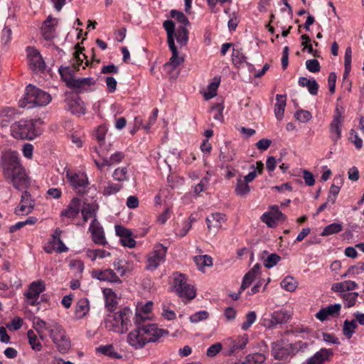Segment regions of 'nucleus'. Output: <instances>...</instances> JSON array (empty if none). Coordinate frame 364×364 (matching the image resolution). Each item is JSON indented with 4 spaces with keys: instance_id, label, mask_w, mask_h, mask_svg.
Returning <instances> with one entry per match:
<instances>
[{
    "instance_id": "f257e3e1",
    "label": "nucleus",
    "mask_w": 364,
    "mask_h": 364,
    "mask_svg": "<svg viewBox=\"0 0 364 364\" xmlns=\"http://www.w3.org/2000/svg\"><path fill=\"white\" fill-rule=\"evenodd\" d=\"M1 166L4 178L16 189L22 191L29 186L30 178L20 161L17 151H4L1 159Z\"/></svg>"
},
{
    "instance_id": "f03ea898",
    "label": "nucleus",
    "mask_w": 364,
    "mask_h": 364,
    "mask_svg": "<svg viewBox=\"0 0 364 364\" xmlns=\"http://www.w3.org/2000/svg\"><path fill=\"white\" fill-rule=\"evenodd\" d=\"M85 58V54L75 51L72 65L67 67L61 66L58 70L62 80L66 83L67 87L70 89H75L79 93L82 92L87 87L94 84V80L92 77H75V72L79 70V67L82 64Z\"/></svg>"
},
{
    "instance_id": "7ed1b4c3",
    "label": "nucleus",
    "mask_w": 364,
    "mask_h": 364,
    "mask_svg": "<svg viewBox=\"0 0 364 364\" xmlns=\"http://www.w3.org/2000/svg\"><path fill=\"white\" fill-rule=\"evenodd\" d=\"M132 310L128 307L119 310L105 319V328L117 333H125L131 325Z\"/></svg>"
},
{
    "instance_id": "20e7f679",
    "label": "nucleus",
    "mask_w": 364,
    "mask_h": 364,
    "mask_svg": "<svg viewBox=\"0 0 364 364\" xmlns=\"http://www.w3.org/2000/svg\"><path fill=\"white\" fill-rule=\"evenodd\" d=\"M11 135L19 139L32 140L41 134V131L35 127L33 119H22L11 126Z\"/></svg>"
},
{
    "instance_id": "39448f33",
    "label": "nucleus",
    "mask_w": 364,
    "mask_h": 364,
    "mask_svg": "<svg viewBox=\"0 0 364 364\" xmlns=\"http://www.w3.org/2000/svg\"><path fill=\"white\" fill-rule=\"evenodd\" d=\"M50 100V94L29 84L26 88L23 101L21 103V107H27L30 109L36 106H45Z\"/></svg>"
},
{
    "instance_id": "423d86ee",
    "label": "nucleus",
    "mask_w": 364,
    "mask_h": 364,
    "mask_svg": "<svg viewBox=\"0 0 364 364\" xmlns=\"http://www.w3.org/2000/svg\"><path fill=\"white\" fill-rule=\"evenodd\" d=\"M173 289L176 294L181 298L191 300L196 296V289L188 284L186 277L183 274H178L174 277Z\"/></svg>"
},
{
    "instance_id": "0eeeda50",
    "label": "nucleus",
    "mask_w": 364,
    "mask_h": 364,
    "mask_svg": "<svg viewBox=\"0 0 364 364\" xmlns=\"http://www.w3.org/2000/svg\"><path fill=\"white\" fill-rule=\"evenodd\" d=\"M167 248L161 244L156 245L147 257L146 268L148 270H155L165 261Z\"/></svg>"
},
{
    "instance_id": "6e6552de",
    "label": "nucleus",
    "mask_w": 364,
    "mask_h": 364,
    "mask_svg": "<svg viewBox=\"0 0 364 364\" xmlns=\"http://www.w3.org/2000/svg\"><path fill=\"white\" fill-rule=\"evenodd\" d=\"M149 342H154V338L145 336L140 326L132 330L127 336V343L135 349L142 348Z\"/></svg>"
},
{
    "instance_id": "1a4fd4ad",
    "label": "nucleus",
    "mask_w": 364,
    "mask_h": 364,
    "mask_svg": "<svg viewBox=\"0 0 364 364\" xmlns=\"http://www.w3.org/2000/svg\"><path fill=\"white\" fill-rule=\"evenodd\" d=\"M46 289L45 282L42 280H38L32 282L27 291L24 293L27 302L31 306L38 304L39 295Z\"/></svg>"
},
{
    "instance_id": "9d476101",
    "label": "nucleus",
    "mask_w": 364,
    "mask_h": 364,
    "mask_svg": "<svg viewBox=\"0 0 364 364\" xmlns=\"http://www.w3.org/2000/svg\"><path fill=\"white\" fill-rule=\"evenodd\" d=\"M27 58L31 69L33 71H43L46 65L38 50L28 47L27 48Z\"/></svg>"
},
{
    "instance_id": "9b49d317",
    "label": "nucleus",
    "mask_w": 364,
    "mask_h": 364,
    "mask_svg": "<svg viewBox=\"0 0 364 364\" xmlns=\"http://www.w3.org/2000/svg\"><path fill=\"white\" fill-rule=\"evenodd\" d=\"M272 355L275 359L284 360L291 355H294L291 343L284 346L282 341H277L272 344Z\"/></svg>"
},
{
    "instance_id": "f8f14e48",
    "label": "nucleus",
    "mask_w": 364,
    "mask_h": 364,
    "mask_svg": "<svg viewBox=\"0 0 364 364\" xmlns=\"http://www.w3.org/2000/svg\"><path fill=\"white\" fill-rule=\"evenodd\" d=\"M35 202L31 198V195L28 191H24L21 195L19 205L16 208L14 213L18 215H28L34 208Z\"/></svg>"
},
{
    "instance_id": "ddd939ff",
    "label": "nucleus",
    "mask_w": 364,
    "mask_h": 364,
    "mask_svg": "<svg viewBox=\"0 0 364 364\" xmlns=\"http://www.w3.org/2000/svg\"><path fill=\"white\" fill-rule=\"evenodd\" d=\"M333 355V352L331 349L323 348L309 358L303 364H324L329 361Z\"/></svg>"
},
{
    "instance_id": "4468645a",
    "label": "nucleus",
    "mask_w": 364,
    "mask_h": 364,
    "mask_svg": "<svg viewBox=\"0 0 364 364\" xmlns=\"http://www.w3.org/2000/svg\"><path fill=\"white\" fill-rule=\"evenodd\" d=\"M89 230L91 232L92 240L95 243L105 245L107 241L105 237L103 228L97 221V218L92 219Z\"/></svg>"
},
{
    "instance_id": "2eb2a0df",
    "label": "nucleus",
    "mask_w": 364,
    "mask_h": 364,
    "mask_svg": "<svg viewBox=\"0 0 364 364\" xmlns=\"http://www.w3.org/2000/svg\"><path fill=\"white\" fill-rule=\"evenodd\" d=\"M343 122L342 114L338 108L336 109L333 119L330 124V130L332 134L331 138L336 142L341 136V125Z\"/></svg>"
},
{
    "instance_id": "dca6fc26",
    "label": "nucleus",
    "mask_w": 364,
    "mask_h": 364,
    "mask_svg": "<svg viewBox=\"0 0 364 364\" xmlns=\"http://www.w3.org/2000/svg\"><path fill=\"white\" fill-rule=\"evenodd\" d=\"M341 305L340 304H331L326 308L321 309L315 315L321 321H326L328 316L336 317L340 314Z\"/></svg>"
},
{
    "instance_id": "f3484780",
    "label": "nucleus",
    "mask_w": 364,
    "mask_h": 364,
    "mask_svg": "<svg viewBox=\"0 0 364 364\" xmlns=\"http://www.w3.org/2000/svg\"><path fill=\"white\" fill-rule=\"evenodd\" d=\"M80 199L75 197L73 198L68 205L67 208L64 209L60 215L62 217H66L69 219H74L75 218L80 210Z\"/></svg>"
},
{
    "instance_id": "a211bd4d",
    "label": "nucleus",
    "mask_w": 364,
    "mask_h": 364,
    "mask_svg": "<svg viewBox=\"0 0 364 364\" xmlns=\"http://www.w3.org/2000/svg\"><path fill=\"white\" fill-rule=\"evenodd\" d=\"M92 277L100 281L122 283V280L111 269H106L105 270H94L92 272Z\"/></svg>"
},
{
    "instance_id": "6ab92c4d",
    "label": "nucleus",
    "mask_w": 364,
    "mask_h": 364,
    "mask_svg": "<svg viewBox=\"0 0 364 364\" xmlns=\"http://www.w3.org/2000/svg\"><path fill=\"white\" fill-rule=\"evenodd\" d=\"M140 328L145 336L154 338V342L166 332L163 329L159 328L154 323L144 324L140 326Z\"/></svg>"
},
{
    "instance_id": "aec40b11",
    "label": "nucleus",
    "mask_w": 364,
    "mask_h": 364,
    "mask_svg": "<svg viewBox=\"0 0 364 364\" xmlns=\"http://www.w3.org/2000/svg\"><path fill=\"white\" fill-rule=\"evenodd\" d=\"M168 47L171 51L172 55L169 59V61L164 64V69H167L169 67H171L172 69L176 68L181 63L184 61L183 58L180 57L178 55V52L177 48L175 45V43H168Z\"/></svg>"
},
{
    "instance_id": "412c9836",
    "label": "nucleus",
    "mask_w": 364,
    "mask_h": 364,
    "mask_svg": "<svg viewBox=\"0 0 364 364\" xmlns=\"http://www.w3.org/2000/svg\"><path fill=\"white\" fill-rule=\"evenodd\" d=\"M205 221L209 230H218L225 221V215L220 213H215L207 217Z\"/></svg>"
},
{
    "instance_id": "4be33fe9",
    "label": "nucleus",
    "mask_w": 364,
    "mask_h": 364,
    "mask_svg": "<svg viewBox=\"0 0 364 364\" xmlns=\"http://www.w3.org/2000/svg\"><path fill=\"white\" fill-rule=\"evenodd\" d=\"M67 178L75 188H85L88 183V179L84 173H67Z\"/></svg>"
},
{
    "instance_id": "5701e85b",
    "label": "nucleus",
    "mask_w": 364,
    "mask_h": 364,
    "mask_svg": "<svg viewBox=\"0 0 364 364\" xmlns=\"http://www.w3.org/2000/svg\"><path fill=\"white\" fill-rule=\"evenodd\" d=\"M67 102L69 110L73 114L81 115L85 113V105L80 97L70 98Z\"/></svg>"
},
{
    "instance_id": "b1692460",
    "label": "nucleus",
    "mask_w": 364,
    "mask_h": 364,
    "mask_svg": "<svg viewBox=\"0 0 364 364\" xmlns=\"http://www.w3.org/2000/svg\"><path fill=\"white\" fill-rule=\"evenodd\" d=\"M90 311L89 301L87 298L78 300L75 305V318L81 319L84 318Z\"/></svg>"
},
{
    "instance_id": "393cba45",
    "label": "nucleus",
    "mask_w": 364,
    "mask_h": 364,
    "mask_svg": "<svg viewBox=\"0 0 364 364\" xmlns=\"http://www.w3.org/2000/svg\"><path fill=\"white\" fill-rule=\"evenodd\" d=\"M44 250L48 254H51L54 251L61 253L66 252L68 250V247L65 245L60 238H58L55 240L53 239L50 242L49 245L44 247Z\"/></svg>"
},
{
    "instance_id": "a878e982",
    "label": "nucleus",
    "mask_w": 364,
    "mask_h": 364,
    "mask_svg": "<svg viewBox=\"0 0 364 364\" xmlns=\"http://www.w3.org/2000/svg\"><path fill=\"white\" fill-rule=\"evenodd\" d=\"M99 206L97 203H84V205L80 208V211L83 218V220L87 222L89 218H97L96 213Z\"/></svg>"
},
{
    "instance_id": "bb28decb",
    "label": "nucleus",
    "mask_w": 364,
    "mask_h": 364,
    "mask_svg": "<svg viewBox=\"0 0 364 364\" xmlns=\"http://www.w3.org/2000/svg\"><path fill=\"white\" fill-rule=\"evenodd\" d=\"M358 287L357 283L353 281H344L343 282L333 284L331 290L335 292H341V294L347 293L348 291L355 289Z\"/></svg>"
},
{
    "instance_id": "cd10ccee",
    "label": "nucleus",
    "mask_w": 364,
    "mask_h": 364,
    "mask_svg": "<svg viewBox=\"0 0 364 364\" xmlns=\"http://www.w3.org/2000/svg\"><path fill=\"white\" fill-rule=\"evenodd\" d=\"M235 152L230 143L225 142L220 148V159L225 162L231 161L235 159Z\"/></svg>"
},
{
    "instance_id": "c85d7f7f",
    "label": "nucleus",
    "mask_w": 364,
    "mask_h": 364,
    "mask_svg": "<svg viewBox=\"0 0 364 364\" xmlns=\"http://www.w3.org/2000/svg\"><path fill=\"white\" fill-rule=\"evenodd\" d=\"M277 102L274 105V114L277 119L281 120L284 117V108L286 107V95H277Z\"/></svg>"
},
{
    "instance_id": "c756f323",
    "label": "nucleus",
    "mask_w": 364,
    "mask_h": 364,
    "mask_svg": "<svg viewBox=\"0 0 364 364\" xmlns=\"http://www.w3.org/2000/svg\"><path fill=\"white\" fill-rule=\"evenodd\" d=\"M248 341V336L245 334L239 336L235 340H231L230 343V353L229 355L232 354L237 350H242L245 348Z\"/></svg>"
},
{
    "instance_id": "7c9ffc66",
    "label": "nucleus",
    "mask_w": 364,
    "mask_h": 364,
    "mask_svg": "<svg viewBox=\"0 0 364 364\" xmlns=\"http://www.w3.org/2000/svg\"><path fill=\"white\" fill-rule=\"evenodd\" d=\"M299 84L301 87H306L311 95H317L318 90V84L315 80H310L305 77H301L299 79Z\"/></svg>"
},
{
    "instance_id": "2f4dec72",
    "label": "nucleus",
    "mask_w": 364,
    "mask_h": 364,
    "mask_svg": "<svg viewBox=\"0 0 364 364\" xmlns=\"http://www.w3.org/2000/svg\"><path fill=\"white\" fill-rule=\"evenodd\" d=\"M96 350L98 353H101L112 358L120 359L122 358V355L115 351L112 345L100 346Z\"/></svg>"
},
{
    "instance_id": "473e14b6",
    "label": "nucleus",
    "mask_w": 364,
    "mask_h": 364,
    "mask_svg": "<svg viewBox=\"0 0 364 364\" xmlns=\"http://www.w3.org/2000/svg\"><path fill=\"white\" fill-rule=\"evenodd\" d=\"M177 42L181 46H186L188 40V31L184 26H180L175 34Z\"/></svg>"
},
{
    "instance_id": "72a5a7b5",
    "label": "nucleus",
    "mask_w": 364,
    "mask_h": 364,
    "mask_svg": "<svg viewBox=\"0 0 364 364\" xmlns=\"http://www.w3.org/2000/svg\"><path fill=\"white\" fill-rule=\"evenodd\" d=\"M273 318L278 324L287 323L291 318V314L285 310H279L273 312Z\"/></svg>"
},
{
    "instance_id": "f704fd0d",
    "label": "nucleus",
    "mask_w": 364,
    "mask_h": 364,
    "mask_svg": "<svg viewBox=\"0 0 364 364\" xmlns=\"http://www.w3.org/2000/svg\"><path fill=\"white\" fill-rule=\"evenodd\" d=\"M28 343L33 350L40 351L42 349V345L39 341L37 335L33 330H29L27 333Z\"/></svg>"
},
{
    "instance_id": "c9c22d12",
    "label": "nucleus",
    "mask_w": 364,
    "mask_h": 364,
    "mask_svg": "<svg viewBox=\"0 0 364 364\" xmlns=\"http://www.w3.org/2000/svg\"><path fill=\"white\" fill-rule=\"evenodd\" d=\"M163 26L167 33L168 43L174 42L175 24L171 20H166L164 22Z\"/></svg>"
},
{
    "instance_id": "e433bc0d",
    "label": "nucleus",
    "mask_w": 364,
    "mask_h": 364,
    "mask_svg": "<svg viewBox=\"0 0 364 364\" xmlns=\"http://www.w3.org/2000/svg\"><path fill=\"white\" fill-rule=\"evenodd\" d=\"M125 155L122 151H117L112 154L109 158H104V164L107 166H111L120 163L124 158Z\"/></svg>"
},
{
    "instance_id": "4c0bfd02",
    "label": "nucleus",
    "mask_w": 364,
    "mask_h": 364,
    "mask_svg": "<svg viewBox=\"0 0 364 364\" xmlns=\"http://www.w3.org/2000/svg\"><path fill=\"white\" fill-rule=\"evenodd\" d=\"M50 333V336L52 338L53 341H55L60 338H63L64 335H65V333L63 328V327L55 323L53 326H50V328H48Z\"/></svg>"
},
{
    "instance_id": "58836bf2",
    "label": "nucleus",
    "mask_w": 364,
    "mask_h": 364,
    "mask_svg": "<svg viewBox=\"0 0 364 364\" xmlns=\"http://www.w3.org/2000/svg\"><path fill=\"white\" fill-rule=\"evenodd\" d=\"M265 360V357L262 353L249 354L245 357L243 364H262Z\"/></svg>"
},
{
    "instance_id": "ea45409f",
    "label": "nucleus",
    "mask_w": 364,
    "mask_h": 364,
    "mask_svg": "<svg viewBox=\"0 0 364 364\" xmlns=\"http://www.w3.org/2000/svg\"><path fill=\"white\" fill-rule=\"evenodd\" d=\"M343 230V226L341 223H331L324 228L322 232L321 233V236H328L333 234H336L340 232Z\"/></svg>"
},
{
    "instance_id": "a19ab883",
    "label": "nucleus",
    "mask_w": 364,
    "mask_h": 364,
    "mask_svg": "<svg viewBox=\"0 0 364 364\" xmlns=\"http://www.w3.org/2000/svg\"><path fill=\"white\" fill-rule=\"evenodd\" d=\"M250 191L248 183L243 181L241 178L237 181L235 192L237 195L244 196Z\"/></svg>"
},
{
    "instance_id": "79ce46f5",
    "label": "nucleus",
    "mask_w": 364,
    "mask_h": 364,
    "mask_svg": "<svg viewBox=\"0 0 364 364\" xmlns=\"http://www.w3.org/2000/svg\"><path fill=\"white\" fill-rule=\"evenodd\" d=\"M356 328L357 323L355 320L350 321L346 320L343 323V333L348 338H350Z\"/></svg>"
},
{
    "instance_id": "37998d69",
    "label": "nucleus",
    "mask_w": 364,
    "mask_h": 364,
    "mask_svg": "<svg viewBox=\"0 0 364 364\" xmlns=\"http://www.w3.org/2000/svg\"><path fill=\"white\" fill-rule=\"evenodd\" d=\"M281 287L288 291H294L297 287V282L292 277H286L281 282Z\"/></svg>"
},
{
    "instance_id": "c03bdc74",
    "label": "nucleus",
    "mask_w": 364,
    "mask_h": 364,
    "mask_svg": "<svg viewBox=\"0 0 364 364\" xmlns=\"http://www.w3.org/2000/svg\"><path fill=\"white\" fill-rule=\"evenodd\" d=\"M53 343L56 345L58 350L62 353H66L70 347V341L66 338L65 335H64L62 338H60L55 341H53Z\"/></svg>"
},
{
    "instance_id": "a18cd8bd",
    "label": "nucleus",
    "mask_w": 364,
    "mask_h": 364,
    "mask_svg": "<svg viewBox=\"0 0 364 364\" xmlns=\"http://www.w3.org/2000/svg\"><path fill=\"white\" fill-rule=\"evenodd\" d=\"M37 221V218L33 216L28 217L24 221H20L16 223L15 225H11L9 228L10 232H14L17 230H19L26 225H34Z\"/></svg>"
},
{
    "instance_id": "49530a36",
    "label": "nucleus",
    "mask_w": 364,
    "mask_h": 364,
    "mask_svg": "<svg viewBox=\"0 0 364 364\" xmlns=\"http://www.w3.org/2000/svg\"><path fill=\"white\" fill-rule=\"evenodd\" d=\"M341 296L346 301V307L350 308L355 305L357 298L358 296V293H357V292L343 293V294H341Z\"/></svg>"
},
{
    "instance_id": "de8ad7c7",
    "label": "nucleus",
    "mask_w": 364,
    "mask_h": 364,
    "mask_svg": "<svg viewBox=\"0 0 364 364\" xmlns=\"http://www.w3.org/2000/svg\"><path fill=\"white\" fill-rule=\"evenodd\" d=\"M50 21L51 20L49 18L45 21L43 28V36L47 41L51 40L54 37V30L50 24Z\"/></svg>"
},
{
    "instance_id": "09e8293b",
    "label": "nucleus",
    "mask_w": 364,
    "mask_h": 364,
    "mask_svg": "<svg viewBox=\"0 0 364 364\" xmlns=\"http://www.w3.org/2000/svg\"><path fill=\"white\" fill-rule=\"evenodd\" d=\"M171 16L176 18L180 23H181V26H184L185 27L190 23L188 18L182 11L171 10Z\"/></svg>"
},
{
    "instance_id": "8fccbe9b",
    "label": "nucleus",
    "mask_w": 364,
    "mask_h": 364,
    "mask_svg": "<svg viewBox=\"0 0 364 364\" xmlns=\"http://www.w3.org/2000/svg\"><path fill=\"white\" fill-rule=\"evenodd\" d=\"M257 315L255 311H250L245 316V321L242 323L241 328L244 331L247 330L256 321Z\"/></svg>"
},
{
    "instance_id": "3c124183",
    "label": "nucleus",
    "mask_w": 364,
    "mask_h": 364,
    "mask_svg": "<svg viewBox=\"0 0 364 364\" xmlns=\"http://www.w3.org/2000/svg\"><path fill=\"white\" fill-rule=\"evenodd\" d=\"M113 178L119 181H124L128 179L127 167L117 168L114 171Z\"/></svg>"
},
{
    "instance_id": "603ef678",
    "label": "nucleus",
    "mask_w": 364,
    "mask_h": 364,
    "mask_svg": "<svg viewBox=\"0 0 364 364\" xmlns=\"http://www.w3.org/2000/svg\"><path fill=\"white\" fill-rule=\"evenodd\" d=\"M195 261L198 266L210 267L213 265L212 257L207 255L196 257Z\"/></svg>"
},
{
    "instance_id": "864d4df0",
    "label": "nucleus",
    "mask_w": 364,
    "mask_h": 364,
    "mask_svg": "<svg viewBox=\"0 0 364 364\" xmlns=\"http://www.w3.org/2000/svg\"><path fill=\"white\" fill-rule=\"evenodd\" d=\"M232 60L235 65H238L245 62L246 57L240 50L234 48L232 53Z\"/></svg>"
},
{
    "instance_id": "5fc2aeb1",
    "label": "nucleus",
    "mask_w": 364,
    "mask_h": 364,
    "mask_svg": "<svg viewBox=\"0 0 364 364\" xmlns=\"http://www.w3.org/2000/svg\"><path fill=\"white\" fill-rule=\"evenodd\" d=\"M281 259V257L276 253H272L268 255L267 259L264 261V265L267 268H272L275 266L278 262Z\"/></svg>"
},
{
    "instance_id": "6e6d98bb",
    "label": "nucleus",
    "mask_w": 364,
    "mask_h": 364,
    "mask_svg": "<svg viewBox=\"0 0 364 364\" xmlns=\"http://www.w3.org/2000/svg\"><path fill=\"white\" fill-rule=\"evenodd\" d=\"M261 220L269 228H274L277 226V223L273 217V213L269 211L264 213L261 216Z\"/></svg>"
},
{
    "instance_id": "4d7b16f0",
    "label": "nucleus",
    "mask_w": 364,
    "mask_h": 364,
    "mask_svg": "<svg viewBox=\"0 0 364 364\" xmlns=\"http://www.w3.org/2000/svg\"><path fill=\"white\" fill-rule=\"evenodd\" d=\"M311 117L310 112L304 109L298 110L295 114L296 119L302 123L309 121L311 119Z\"/></svg>"
},
{
    "instance_id": "13d9d810",
    "label": "nucleus",
    "mask_w": 364,
    "mask_h": 364,
    "mask_svg": "<svg viewBox=\"0 0 364 364\" xmlns=\"http://www.w3.org/2000/svg\"><path fill=\"white\" fill-rule=\"evenodd\" d=\"M255 277L256 276L250 271L246 273L243 277L242 282L240 286V290L244 291L247 287H249L252 282L254 281Z\"/></svg>"
},
{
    "instance_id": "bf43d9fd",
    "label": "nucleus",
    "mask_w": 364,
    "mask_h": 364,
    "mask_svg": "<svg viewBox=\"0 0 364 364\" xmlns=\"http://www.w3.org/2000/svg\"><path fill=\"white\" fill-rule=\"evenodd\" d=\"M306 69L311 73H318L320 71L321 66L319 62L316 59H311L306 61Z\"/></svg>"
},
{
    "instance_id": "052dcab7",
    "label": "nucleus",
    "mask_w": 364,
    "mask_h": 364,
    "mask_svg": "<svg viewBox=\"0 0 364 364\" xmlns=\"http://www.w3.org/2000/svg\"><path fill=\"white\" fill-rule=\"evenodd\" d=\"M218 85L219 82H213L208 85V92L204 95L205 100H210L217 95V89Z\"/></svg>"
},
{
    "instance_id": "680f3d73",
    "label": "nucleus",
    "mask_w": 364,
    "mask_h": 364,
    "mask_svg": "<svg viewBox=\"0 0 364 364\" xmlns=\"http://www.w3.org/2000/svg\"><path fill=\"white\" fill-rule=\"evenodd\" d=\"M33 326L37 331L38 334L43 333V329L46 328V323L39 317H34L33 320Z\"/></svg>"
},
{
    "instance_id": "e2e57ef3",
    "label": "nucleus",
    "mask_w": 364,
    "mask_h": 364,
    "mask_svg": "<svg viewBox=\"0 0 364 364\" xmlns=\"http://www.w3.org/2000/svg\"><path fill=\"white\" fill-rule=\"evenodd\" d=\"M208 317V313L206 311H201L195 313L190 316V321L191 323H198L200 321H203Z\"/></svg>"
},
{
    "instance_id": "0e129e2a",
    "label": "nucleus",
    "mask_w": 364,
    "mask_h": 364,
    "mask_svg": "<svg viewBox=\"0 0 364 364\" xmlns=\"http://www.w3.org/2000/svg\"><path fill=\"white\" fill-rule=\"evenodd\" d=\"M89 257H92V259L95 260L96 258H105L110 255V253L104 250H90L88 253Z\"/></svg>"
},
{
    "instance_id": "69168bd1",
    "label": "nucleus",
    "mask_w": 364,
    "mask_h": 364,
    "mask_svg": "<svg viewBox=\"0 0 364 364\" xmlns=\"http://www.w3.org/2000/svg\"><path fill=\"white\" fill-rule=\"evenodd\" d=\"M270 212L273 213L274 219L277 223L278 221H284L286 220V216L279 210L277 205L271 206Z\"/></svg>"
},
{
    "instance_id": "338daca9",
    "label": "nucleus",
    "mask_w": 364,
    "mask_h": 364,
    "mask_svg": "<svg viewBox=\"0 0 364 364\" xmlns=\"http://www.w3.org/2000/svg\"><path fill=\"white\" fill-rule=\"evenodd\" d=\"M222 344L220 343H215L210 346L206 351V355L208 357H214L221 350H222Z\"/></svg>"
},
{
    "instance_id": "774afa93",
    "label": "nucleus",
    "mask_w": 364,
    "mask_h": 364,
    "mask_svg": "<svg viewBox=\"0 0 364 364\" xmlns=\"http://www.w3.org/2000/svg\"><path fill=\"white\" fill-rule=\"evenodd\" d=\"M149 317L147 316V314H144L142 312H139V310L137 309L135 317L134 318V324L139 327L141 326L143 323H144L146 320H149Z\"/></svg>"
}]
</instances>
